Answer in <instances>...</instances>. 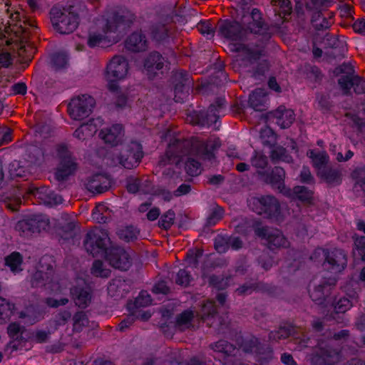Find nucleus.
<instances>
[{
  "instance_id": "1",
  "label": "nucleus",
  "mask_w": 365,
  "mask_h": 365,
  "mask_svg": "<svg viewBox=\"0 0 365 365\" xmlns=\"http://www.w3.org/2000/svg\"><path fill=\"white\" fill-rule=\"evenodd\" d=\"M123 23V16L115 12H107L97 17L88 31V46L106 48L116 43L122 37L120 29Z\"/></svg>"
},
{
  "instance_id": "2",
  "label": "nucleus",
  "mask_w": 365,
  "mask_h": 365,
  "mask_svg": "<svg viewBox=\"0 0 365 365\" xmlns=\"http://www.w3.org/2000/svg\"><path fill=\"white\" fill-rule=\"evenodd\" d=\"M85 247L93 257L106 255L110 265L120 270L128 269L132 262L130 255L121 247L108 249L110 239L106 231L95 229L87 234Z\"/></svg>"
},
{
  "instance_id": "3",
  "label": "nucleus",
  "mask_w": 365,
  "mask_h": 365,
  "mask_svg": "<svg viewBox=\"0 0 365 365\" xmlns=\"http://www.w3.org/2000/svg\"><path fill=\"white\" fill-rule=\"evenodd\" d=\"M9 20L4 33L0 32V45H14L19 56H23L29 47V29L36 27V21L25 17L23 11L7 9Z\"/></svg>"
},
{
  "instance_id": "4",
  "label": "nucleus",
  "mask_w": 365,
  "mask_h": 365,
  "mask_svg": "<svg viewBox=\"0 0 365 365\" xmlns=\"http://www.w3.org/2000/svg\"><path fill=\"white\" fill-rule=\"evenodd\" d=\"M51 19L54 29L60 34H69L78 24L77 14L68 9L54 7L51 11Z\"/></svg>"
},
{
  "instance_id": "5",
  "label": "nucleus",
  "mask_w": 365,
  "mask_h": 365,
  "mask_svg": "<svg viewBox=\"0 0 365 365\" xmlns=\"http://www.w3.org/2000/svg\"><path fill=\"white\" fill-rule=\"evenodd\" d=\"M128 71L129 64L127 59L123 56H113L106 66V79L109 83V89L115 91L117 86L114 83L125 78Z\"/></svg>"
},
{
  "instance_id": "6",
  "label": "nucleus",
  "mask_w": 365,
  "mask_h": 365,
  "mask_svg": "<svg viewBox=\"0 0 365 365\" xmlns=\"http://www.w3.org/2000/svg\"><path fill=\"white\" fill-rule=\"evenodd\" d=\"M252 0H237L239 6L237 11L242 13V24L252 33L264 34L267 31V27L262 20L259 10L255 9L250 14L245 7Z\"/></svg>"
},
{
  "instance_id": "7",
  "label": "nucleus",
  "mask_w": 365,
  "mask_h": 365,
  "mask_svg": "<svg viewBox=\"0 0 365 365\" xmlns=\"http://www.w3.org/2000/svg\"><path fill=\"white\" fill-rule=\"evenodd\" d=\"M95 106V100L88 95L78 96L71 100L68 105L70 116L76 120L88 117Z\"/></svg>"
},
{
  "instance_id": "8",
  "label": "nucleus",
  "mask_w": 365,
  "mask_h": 365,
  "mask_svg": "<svg viewBox=\"0 0 365 365\" xmlns=\"http://www.w3.org/2000/svg\"><path fill=\"white\" fill-rule=\"evenodd\" d=\"M252 210L259 215H265L268 217L279 220L280 206L276 198L272 196H264L253 198L250 202Z\"/></svg>"
},
{
  "instance_id": "9",
  "label": "nucleus",
  "mask_w": 365,
  "mask_h": 365,
  "mask_svg": "<svg viewBox=\"0 0 365 365\" xmlns=\"http://www.w3.org/2000/svg\"><path fill=\"white\" fill-rule=\"evenodd\" d=\"M56 155L60 163L56 168V177L58 180H64L76 171L77 168L76 163L71 158V153L66 146L58 147Z\"/></svg>"
},
{
  "instance_id": "10",
  "label": "nucleus",
  "mask_w": 365,
  "mask_h": 365,
  "mask_svg": "<svg viewBox=\"0 0 365 365\" xmlns=\"http://www.w3.org/2000/svg\"><path fill=\"white\" fill-rule=\"evenodd\" d=\"M314 255H323L325 257L324 268L334 273L340 272L346 264V255L341 250H335L329 253L324 250L317 249Z\"/></svg>"
},
{
  "instance_id": "11",
  "label": "nucleus",
  "mask_w": 365,
  "mask_h": 365,
  "mask_svg": "<svg viewBox=\"0 0 365 365\" xmlns=\"http://www.w3.org/2000/svg\"><path fill=\"white\" fill-rule=\"evenodd\" d=\"M48 227V218L42 215H33L19 222L17 229L22 230L23 232L30 231L33 233L40 232Z\"/></svg>"
},
{
  "instance_id": "12",
  "label": "nucleus",
  "mask_w": 365,
  "mask_h": 365,
  "mask_svg": "<svg viewBox=\"0 0 365 365\" xmlns=\"http://www.w3.org/2000/svg\"><path fill=\"white\" fill-rule=\"evenodd\" d=\"M142 158L141 145L136 142H133L129 148L122 154L120 163L124 168L131 169L138 165Z\"/></svg>"
},
{
  "instance_id": "13",
  "label": "nucleus",
  "mask_w": 365,
  "mask_h": 365,
  "mask_svg": "<svg viewBox=\"0 0 365 365\" xmlns=\"http://www.w3.org/2000/svg\"><path fill=\"white\" fill-rule=\"evenodd\" d=\"M29 193L33 195L39 203L45 204L49 206H54L62 203V197L53 193L46 187H33L29 189Z\"/></svg>"
},
{
  "instance_id": "14",
  "label": "nucleus",
  "mask_w": 365,
  "mask_h": 365,
  "mask_svg": "<svg viewBox=\"0 0 365 365\" xmlns=\"http://www.w3.org/2000/svg\"><path fill=\"white\" fill-rule=\"evenodd\" d=\"M340 359L339 352L327 347H319L312 358L313 365H334Z\"/></svg>"
},
{
  "instance_id": "15",
  "label": "nucleus",
  "mask_w": 365,
  "mask_h": 365,
  "mask_svg": "<svg viewBox=\"0 0 365 365\" xmlns=\"http://www.w3.org/2000/svg\"><path fill=\"white\" fill-rule=\"evenodd\" d=\"M99 135L106 143L116 145L123 140L124 129L122 125L115 124L103 128Z\"/></svg>"
},
{
  "instance_id": "16",
  "label": "nucleus",
  "mask_w": 365,
  "mask_h": 365,
  "mask_svg": "<svg viewBox=\"0 0 365 365\" xmlns=\"http://www.w3.org/2000/svg\"><path fill=\"white\" fill-rule=\"evenodd\" d=\"M219 32L226 38L237 41L242 38L243 31L238 22L223 21L219 23Z\"/></svg>"
},
{
  "instance_id": "17",
  "label": "nucleus",
  "mask_w": 365,
  "mask_h": 365,
  "mask_svg": "<svg viewBox=\"0 0 365 365\" xmlns=\"http://www.w3.org/2000/svg\"><path fill=\"white\" fill-rule=\"evenodd\" d=\"M111 185L110 179L104 175H96L91 177L86 186L93 193H102L109 189Z\"/></svg>"
},
{
  "instance_id": "18",
  "label": "nucleus",
  "mask_w": 365,
  "mask_h": 365,
  "mask_svg": "<svg viewBox=\"0 0 365 365\" xmlns=\"http://www.w3.org/2000/svg\"><path fill=\"white\" fill-rule=\"evenodd\" d=\"M256 234L262 237H267L269 246L275 247H284L288 245V242L279 230L269 232L266 228L257 229Z\"/></svg>"
},
{
  "instance_id": "19",
  "label": "nucleus",
  "mask_w": 365,
  "mask_h": 365,
  "mask_svg": "<svg viewBox=\"0 0 365 365\" xmlns=\"http://www.w3.org/2000/svg\"><path fill=\"white\" fill-rule=\"evenodd\" d=\"M84 284V280L80 279L78 281V285L81 287H73L71 291L76 304L79 307H87L91 299L88 289L83 287Z\"/></svg>"
},
{
  "instance_id": "20",
  "label": "nucleus",
  "mask_w": 365,
  "mask_h": 365,
  "mask_svg": "<svg viewBox=\"0 0 365 365\" xmlns=\"http://www.w3.org/2000/svg\"><path fill=\"white\" fill-rule=\"evenodd\" d=\"M285 172L283 168L276 167L269 177V182L276 187L280 192L284 195H291V190L287 188L284 185Z\"/></svg>"
},
{
  "instance_id": "21",
  "label": "nucleus",
  "mask_w": 365,
  "mask_h": 365,
  "mask_svg": "<svg viewBox=\"0 0 365 365\" xmlns=\"http://www.w3.org/2000/svg\"><path fill=\"white\" fill-rule=\"evenodd\" d=\"M100 122L99 119H96L81 125L73 133L74 137L81 140H84L91 138L96 133L98 124Z\"/></svg>"
},
{
  "instance_id": "22",
  "label": "nucleus",
  "mask_w": 365,
  "mask_h": 365,
  "mask_svg": "<svg viewBox=\"0 0 365 365\" xmlns=\"http://www.w3.org/2000/svg\"><path fill=\"white\" fill-rule=\"evenodd\" d=\"M125 46L132 51H143L147 48V40L141 32H135L128 38Z\"/></svg>"
},
{
  "instance_id": "23",
  "label": "nucleus",
  "mask_w": 365,
  "mask_h": 365,
  "mask_svg": "<svg viewBox=\"0 0 365 365\" xmlns=\"http://www.w3.org/2000/svg\"><path fill=\"white\" fill-rule=\"evenodd\" d=\"M267 93L262 88H257L250 96L249 103L257 111L264 110L267 108Z\"/></svg>"
},
{
  "instance_id": "24",
  "label": "nucleus",
  "mask_w": 365,
  "mask_h": 365,
  "mask_svg": "<svg viewBox=\"0 0 365 365\" xmlns=\"http://www.w3.org/2000/svg\"><path fill=\"white\" fill-rule=\"evenodd\" d=\"M163 66V58L158 53H152L146 58L144 68L147 74L152 76L160 71Z\"/></svg>"
},
{
  "instance_id": "25",
  "label": "nucleus",
  "mask_w": 365,
  "mask_h": 365,
  "mask_svg": "<svg viewBox=\"0 0 365 365\" xmlns=\"http://www.w3.org/2000/svg\"><path fill=\"white\" fill-rule=\"evenodd\" d=\"M277 123L282 128H286L290 126L294 120V113L292 110L280 106L274 112Z\"/></svg>"
},
{
  "instance_id": "26",
  "label": "nucleus",
  "mask_w": 365,
  "mask_h": 365,
  "mask_svg": "<svg viewBox=\"0 0 365 365\" xmlns=\"http://www.w3.org/2000/svg\"><path fill=\"white\" fill-rule=\"evenodd\" d=\"M307 155L312 159L313 165L317 170V174L319 171L325 170L329 162V156L325 151H316L310 150Z\"/></svg>"
},
{
  "instance_id": "27",
  "label": "nucleus",
  "mask_w": 365,
  "mask_h": 365,
  "mask_svg": "<svg viewBox=\"0 0 365 365\" xmlns=\"http://www.w3.org/2000/svg\"><path fill=\"white\" fill-rule=\"evenodd\" d=\"M292 198H297L305 202H309L312 198V192L302 186H297L293 190H291V195H287Z\"/></svg>"
},
{
  "instance_id": "28",
  "label": "nucleus",
  "mask_w": 365,
  "mask_h": 365,
  "mask_svg": "<svg viewBox=\"0 0 365 365\" xmlns=\"http://www.w3.org/2000/svg\"><path fill=\"white\" fill-rule=\"evenodd\" d=\"M182 143L178 141L175 144L170 145L166 152V155L169 160L178 163L180 160H175V158H182V153H183L182 150Z\"/></svg>"
},
{
  "instance_id": "29",
  "label": "nucleus",
  "mask_w": 365,
  "mask_h": 365,
  "mask_svg": "<svg viewBox=\"0 0 365 365\" xmlns=\"http://www.w3.org/2000/svg\"><path fill=\"white\" fill-rule=\"evenodd\" d=\"M117 234L120 239L130 242L137 238L138 231L133 226H127L119 229Z\"/></svg>"
},
{
  "instance_id": "30",
  "label": "nucleus",
  "mask_w": 365,
  "mask_h": 365,
  "mask_svg": "<svg viewBox=\"0 0 365 365\" xmlns=\"http://www.w3.org/2000/svg\"><path fill=\"white\" fill-rule=\"evenodd\" d=\"M212 349L217 352L224 354L225 356L230 357L235 352V348L226 341H219L212 345Z\"/></svg>"
},
{
  "instance_id": "31",
  "label": "nucleus",
  "mask_w": 365,
  "mask_h": 365,
  "mask_svg": "<svg viewBox=\"0 0 365 365\" xmlns=\"http://www.w3.org/2000/svg\"><path fill=\"white\" fill-rule=\"evenodd\" d=\"M22 259L19 253L14 252L6 258V264L9 266L14 272L21 270Z\"/></svg>"
},
{
  "instance_id": "32",
  "label": "nucleus",
  "mask_w": 365,
  "mask_h": 365,
  "mask_svg": "<svg viewBox=\"0 0 365 365\" xmlns=\"http://www.w3.org/2000/svg\"><path fill=\"white\" fill-rule=\"evenodd\" d=\"M329 290V288L328 287L319 285L310 292V297L313 301L321 304L325 294L328 293Z\"/></svg>"
},
{
  "instance_id": "33",
  "label": "nucleus",
  "mask_w": 365,
  "mask_h": 365,
  "mask_svg": "<svg viewBox=\"0 0 365 365\" xmlns=\"http://www.w3.org/2000/svg\"><path fill=\"white\" fill-rule=\"evenodd\" d=\"M318 175H319L328 182L337 181L339 178V173L337 170H333L328 167H326L325 170L319 171Z\"/></svg>"
},
{
  "instance_id": "34",
  "label": "nucleus",
  "mask_w": 365,
  "mask_h": 365,
  "mask_svg": "<svg viewBox=\"0 0 365 365\" xmlns=\"http://www.w3.org/2000/svg\"><path fill=\"white\" fill-rule=\"evenodd\" d=\"M125 286L124 281L120 279H114L108 285V291L110 296L115 297L123 295L120 288Z\"/></svg>"
},
{
  "instance_id": "35",
  "label": "nucleus",
  "mask_w": 365,
  "mask_h": 365,
  "mask_svg": "<svg viewBox=\"0 0 365 365\" xmlns=\"http://www.w3.org/2000/svg\"><path fill=\"white\" fill-rule=\"evenodd\" d=\"M91 272L95 276L101 277H108L110 274V269L105 268L103 264L99 260L94 262Z\"/></svg>"
},
{
  "instance_id": "36",
  "label": "nucleus",
  "mask_w": 365,
  "mask_h": 365,
  "mask_svg": "<svg viewBox=\"0 0 365 365\" xmlns=\"http://www.w3.org/2000/svg\"><path fill=\"white\" fill-rule=\"evenodd\" d=\"M106 209V206L104 204L97 205L92 212L93 219L100 223L106 222L107 217L103 214Z\"/></svg>"
},
{
  "instance_id": "37",
  "label": "nucleus",
  "mask_w": 365,
  "mask_h": 365,
  "mask_svg": "<svg viewBox=\"0 0 365 365\" xmlns=\"http://www.w3.org/2000/svg\"><path fill=\"white\" fill-rule=\"evenodd\" d=\"M51 62L56 69L64 68L68 63L67 56L65 53H56L52 56Z\"/></svg>"
},
{
  "instance_id": "38",
  "label": "nucleus",
  "mask_w": 365,
  "mask_h": 365,
  "mask_svg": "<svg viewBox=\"0 0 365 365\" xmlns=\"http://www.w3.org/2000/svg\"><path fill=\"white\" fill-rule=\"evenodd\" d=\"M215 314V307L212 301H208L204 304L202 307L200 317L203 320H206L210 317H213Z\"/></svg>"
},
{
  "instance_id": "39",
  "label": "nucleus",
  "mask_w": 365,
  "mask_h": 365,
  "mask_svg": "<svg viewBox=\"0 0 365 365\" xmlns=\"http://www.w3.org/2000/svg\"><path fill=\"white\" fill-rule=\"evenodd\" d=\"M271 157L273 160H280L285 162H289L291 160L290 156L286 153V150L282 147L275 148L271 153Z\"/></svg>"
},
{
  "instance_id": "40",
  "label": "nucleus",
  "mask_w": 365,
  "mask_h": 365,
  "mask_svg": "<svg viewBox=\"0 0 365 365\" xmlns=\"http://www.w3.org/2000/svg\"><path fill=\"white\" fill-rule=\"evenodd\" d=\"M175 220V213L173 211H168L163 215L160 221L159 225L164 229H168L173 224Z\"/></svg>"
},
{
  "instance_id": "41",
  "label": "nucleus",
  "mask_w": 365,
  "mask_h": 365,
  "mask_svg": "<svg viewBox=\"0 0 365 365\" xmlns=\"http://www.w3.org/2000/svg\"><path fill=\"white\" fill-rule=\"evenodd\" d=\"M352 306V302L347 298L343 297L338 300L334 305V310L339 313H344Z\"/></svg>"
},
{
  "instance_id": "42",
  "label": "nucleus",
  "mask_w": 365,
  "mask_h": 365,
  "mask_svg": "<svg viewBox=\"0 0 365 365\" xmlns=\"http://www.w3.org/2000/svg\"><path fill=\"white\" fill-rule=\"evenodd\" d=\"M185 169L191 176L197 175L201 172L200 163L194 160H190L186 163Z\"/></svg>"
},
{
  "instance_id": "43",
  "label": "nucleus",
  "mask_w": 365,
  "mask_h": 365,
  "mask_svg": "<svg viewBox=\"0 0 365 365\" xmlns=\"http://www.w3.org/2000/svg\"><path fill=\"white\" fill-rule=\"evenodd\" d=\"M197 30L203 35L213 36L214 28L209 21H201L197 26Z\"/></svg>"
},
{
  "instance_id": "44",
  "label": "nucleus",
  "mask_w": 365,
  "mask_h": 365,
  "mask_svg": "<svg viewBox=\"0 0 365 365\" xmlns=\"http://www.w3.org/2000/svg\"><path fill=\"white\" fill-rule=\"evenodd\" d=\"M252 164L257 168H264L267 165V158L263 154L257 153L252 158Z\"/></svg>"
},
{
  "instance_id": "45",
  "label": "nucleus",
  "mask_w": 365,
  "mask_h": 365,
  "mask_svg": "<svg viewBox=\"0 0 365 365\" xmlns=\"http://www.w3.org/2000/svg\"><path fill=\"white\" fill-rule=\"evenodd\" d=\"M260 137L264 143H272L275 141L276 137L272 129L265 128L260 132Z\"/></svg>"
},
{
  "instance_id": "46",
  "label": "nucleus",
  "mask_w": 365,
  "mask_h": 365,
  "mask_svg": "<svg viewBox=\"0 0 365 365\" xmlns=\"http://www.w3.org/2000/svg\"><path fill=\"white\" fill-rule=\"evenodd\" d=\"M274 6H277L281 9V12L284 15L291 12L292 6L289 0H272Z\"/></svg>"
},
{
  "instance_id": "47",
  "label": "nucleus",
  "mask_w": 365,
  "mask_h": 365,
  "mask_svg": "<svg viewBox=\"0 0 365 365\" xmlns=\"http://www.w3.org/2000/svg\"><path fill=\"white\" fill-rule=\"evenodd\" d=\"M202 255L199 250H191L187 254L186 263L188 266H195L197 264V258Z\"/></svg>"
},
{
  "instance_id": "48",
  "label": "nucleus",
  "mask_w": 365,
  "mask_h": 365,
  "mask_svg": "<svg viewBox=\"0 0 365 365\" xmlns=\"http://www.w3.org/2000/svg\"><path fill=\"white\" fill-rule=\"evenodd\" d=\"M74 329L76 330L81 329L82 326H85L88 319L86 317V314L83 312H78L74 316Z\"/></svg>"
},
{
  "instance_id": "49",
  "label": "nucleus",
  "mask_w": 365,
  "mask_h": 365,
  "mask_svg": "<svg viewBox=\"0 0 365 365\" xmlns=\"http://www.w3.org/2000/svg\"><path fill=\"white\" fill-rule=\"evenodd\" d=\"M14 306L0 297V315L9 317L12 313Z\"/></svg>"
},
{
  "instance_id": "50",
  "label": "nucleus",
  "mask_w": 365,
  "mask_h": 365,
  "mask_svg": "<svg viewBox=\"0 0 365 365\" xmlns=\"http://www.w3.org/2000/svg\"><path fill=\"white\" fill-rule=\"evenodd\" d=\"M190 281V276L185 270H180L176 278V283L180 285L187 286Z\"/></svg>"
},
{
  "instance_id": "51",
  "label": "nucleus",
  "mask_w": 365,
  "mask_h": 365,
  "mask_svg": "<svg viewBox=\"0 0 365 365\" xmlns=\"http://www.w3.org/2000/svg\"><path fill=\"white\" fill-rule=\"evenodd\" d=\"M135 302L138 306H148L151 304V298L146 292H141Z\"/></svg>"
},
{
  "instance_id": "52",
  "label": "nucleus",
  "mask_w": 365,
  "mask_h": 365,
  "mask_svg": "<svg viewBox=\"0 0 365 365\" xmlns=\"http://www.w3.org/2000/svg\"><path fill=\"white\" fill-rule=\"evenodd\" d=\"M11 140L10 130L7 128H0V146Z\"/></svg>"
},
{
  "instance_id": "53",
  "label": "nucleus",
  "mask_w": 365,
  "mask_h": 365,
  "mask_svg": "<svg viewBox=\"0 0 365 365\" xmlns=\"http://www.w3.org/2000/svg\"><path fill=\"white\" fill-rule=\"evenodd\" d=\"M339 84L341 89L344 91V93H348V91L351 89L353 83L349 76H342L339 79Z\"/></svg>"
},
{
  "instance_id": "54",
  "label": "nucleus",
  "mask_w": 365,
  "mask_h": 365,
  "mask_svg": "<svg viewBox=\"0 0 365 365\" xmlns=\"http://www.w3.org/2000/svg\"><path fill=\"white\" fill-rule=\"evenodd\" d=\"M153 36L157 41L163 40L168 36V29L164 26H160L153 31Z\"/></svg>"
},
{
  "instance_id": "55",
  "label": "nucleus",
  "mask_w": 365,
  "mask_h": 365,
  "mask_svg": "<svg viewBox=\"0 0 365 365\" xmlns=\"http://www.w3.org/2000/svg\"><path fill=\"white\" fill-rule=\"evenodd\" d=\"M193 317V313L191 311H185L182 313L178 318L179 325H187Z\"/></svg>"
},
{
  "instance_id": "56",
  "label": "nucleus",
  "mask_w": 365,
  "mask_h": 365,
  "mask_svg": "<svg viewBox=\"0 0 365 365\" xmlns=\"http://www.w3.org/2000/svg\"><path fill=\"white\" fill-rule=\"evenodd\" d=\"M300 180L305 183H310L313 181V177L309 168H303L300 174Z\"/></svg>"
},
{
  "instance_id": "57",
  "label": "nucleus",
  "mask_w": 365,
  "mask_h": 365,
  "mask_svg": "<svg viewBox=\"0 0 365 365\" xmlns=\"http://www.w3.org/2000/svg\"><path fill=\"white\" fill-rule=\"evenodd\" d=\"M68 302L66 298H61L59 300L53 298H48L46 304L51 307H58L61 305L66 304Z\"/></svg>"
},
{
  "instance_id": "58",
  "label": "nucleus",
  "mask_w": 365,
  "mask_h": 365,
  "mask_svg": "<svg viewBox=\"0 0 365 365\" xmlns=\"http://www.w3.org/2000/svg\"><path fill=\"white\" fill-rule=\"evenodd\" d=\"M12 63V58L9 53H0V66L2 67H8Z\"/></svg>"
},
{
  "instance_id": "59",
  "label": "nucleus",
  "mask_w": 365,
  "mask_h": 365,
  "mask_svg": "<svg viewBox=\"0 0 365 365\" xmlns=\"http://www.w3.org/2000/svg\"><path fill=\"white\" fill-rule=\"evenodd\" d=\"M353 29L355 32L365 35V21L364 19L357 20L353 24Z\"/></svg>"
},
{
  "instance_id": "60",
  "label": "nucleus",
  "mask_w": 365,
  "mask_h": 365,
  "mask_svg": "<svg viewBox=\"0 0 365 365\" xmlns=\"http://www.w3.org/2000/svg\"><path fill=\"white\" fill-rule=\"evenodd\" d=\"M195 115H196L195 119H189L187 120L190 121V123L195 124V125H209L210 122L208 119H205L203 116L201 115V117L198 116V115L194 113Z\"/></svg>"
},
{
  "instance_id": "61",
  "label": "nucleus",
  "mask_w": 365,
  "mask_h": 365,
  "mask_svg": "<svg viewBox=\"0 0 365 365\" xmlns=\"http://www.w3.org/2000/svg\"><path fill=\"white\" fill-rule=\"evenodd\" d=\"M187 91H188V90L186 89L184 87L183 88L176 87L175 88V101H179L180 99H182L184 97H185Z\"/></svg>"
},
{
  "instance_id": "62",
  "label": "nucleus",
  "mask_w": 365,
  "mask_h": 365,
  "mask_svg": "<svg viewBox=\"0 0 365 365\" xmlns=\"http://www.w3.org/2000/svg\"><path fill=\"white\" fill-rule=\"evenodd\" d=\"M20 331V327L18 324H11L8 327V333L11 337H15Z\"/></svg>"
},
{
  "instance_id": "63",
  "label": "nucleus",
  "mask_w": 365,
  "mask_h": 365,
  "mask_svg": "<svg viewBox=\"0 0 365 365\" xmlns=\"http://www.w3.org/2000/svg\"><path fill=\"white\" fill-rule=\"evenodd\" d=\"M46 289H51V292L57 294L61 292V287L58 282H52L45 284Z\"/></svg>"
},
{
  "instance_id": "64",
  "label": "nucleus",
  "mask_w": 365,
  "mask_h": 365,
  "mask_svg": "<svg viewBox=\"0 0 365 365\" xmlns=\"http://www.w3.org/2000/svg\"><path fill=\"white\" fill-rule=\"evenodd\" d=\"M281 360L285 365H297L292 356L289 354H282Z\"/></svg>"
}]
</instances>
